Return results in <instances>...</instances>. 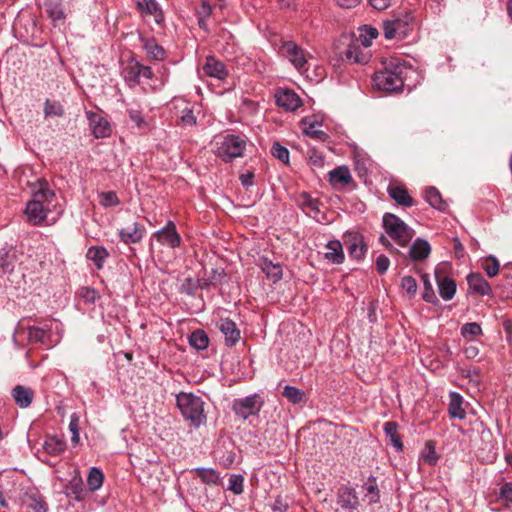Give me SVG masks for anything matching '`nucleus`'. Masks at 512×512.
I'll return each instance as SVG.
<instances>
[{
  "label": "nucleus",
  "instance_id": "obj_1",
  "mask_svg": "<svg viewBox=\"0 0 512 512\" xmlns=\"http://www.w3.org/2000/svg\"><path fill=\"white\" fill-rule=\"evenodd\" d=\"M406 70L397 60L384 63V67L374 73L372 77L373 87L385 92H395L404 85L403 73Z\"/></svg>",
  "mask_w": 512,
  "mask_h": 512
},
{
  "label": "nucleus",
  "instance_id": "obj_2",
  "mask_svg": "<svg viewBox=\"0 0 512 512\" xmlns=\"http://www.w3.org/2000/svg\"><path fill=\"white\" fill-rule=\"evenodd\" d=\"M176 402L183 417L193 426L199 427L206 422L204 402L201 397L192 393H180L176 397Z\"/></svg>",
  "mask_w": 512,
  "mask_h": 512
},
{
  "label": "nucleus",
  "instance_id": "obj_3",
  "mask_svg": "<svg viewBox=\"0 0 512 512\" xmlns=\"http://www.w3.org/2000/svg\"><path fill=\"white\" fill-rule=\"evenodd\" d=\"M383 227L386 233L400 246L405 247L414 236V230L394 214L383 216Z\"/></svg>",
  "mask_w": 512,
  "mask_h": 512
},
{
  "label": "nucleus",
  "instance_id": "obj_4",
  "mask_svg": "<svg viewBox=\"0 0 512 512\" xmlns=\"http://www.w3.org/2000/svg\"><path fill=\"white\" fill-rule=\"evenodd\" d=\"M264 405L263 398L255 393L233 401L232 409L237 416L246 420L249 416L257 415Z\"/></svg>",
  "mask_w": 512,
  "mask_h": 512
},
{
  "label": "nucleus",
  "instance_id": "obj_5",
  "mask_svg": "<svg viewBox=\"0 0 512 512\" xmlns=\"http://www.w3.org/2000/svg\"><path fill=\"white\" fill-rule=\"evenodd\" d=\"M246 142L239 136L227 135L223 137L217 148V155L224 161H231L236 157L242 156Z\"/></svg>",
  "mask_w": 512,
  "mask_h": 512
},
{
  "label": "nucleus",
  "instance_id": "obj_6",
  "mask_svg": "<svg viewBox=\"0 0 512 512\" xmlns=\"http://www.w3.org/2000/svg\"><path fill=\"white\" fill-rule=\"evenodd\" d=\"M343 240L351 258L355 260L364 258L367 252V244L361 234L358 232H349L344 235Z\"/></svg>",
  "mask_w": 512,
  "mask_h": 512
},
{
  "label": "nucleus",
  "instance_id": "obj_7",
  "mask_svg": "<svg viewBox=\"0 0 512 512\" xmlns=\"http://www.w3.org/2000/svg\"><path fill=\"white\" fill-rule=\"evenodd\" d=\"M336 502L343 510L349 512L357 510L360 504L356 490L347 486L338 489Z\"/></svg>",
  "mask_w": 512,
  "mask_h": 512
},
{
  "label": "nucleus",
  "instance_id": "obj_8",
  "mask_svg": "<svg viewBox=\"0 0 512 512\" xmlns=\"http://www.w3.org/2000/svg\"><path fill=\"white\" fill-rule=\"evenodd\" d=\"M146 232L143 225L138 222H132L126 227L119 230L118 235L120 240L125 244H136L139 243Z\"/></svg>",
  "mask_w": 512,
  "mask_h": 512
},
{
  "label": "nucleus",
  "instance_id": "obj_9",
  "mask_svg": "<svg viewBox=\"0 0 512 512\" xmlns=\"http://www.w3.org/2000/svg\"><path fill=\"white\" fill-rule=\"evenodd\" d=\"M155 238L163 245L176 248L180 245L181 238L176 231L174 222L168 221L166 226L154 233Z\"/></svg>",
  "mask_w": 512,
  "mask_h": 512
},
{
  "label": "nucleus",
  "instance_id": "obj_10",
  "mask_svg": "<svg viewBox=\"0 0 512 512\" xmlns=\"http://www.w3.org/2000/svg\"><path fill=\"white\" fill-rule=\"evenodd\" d=\"M282 53L289 59L297 70H301L307 62L304 51L292 41L285 42L282 45Z\"/></svg>",
  "mask_w": 512,
  "mask_h": 512
},
{
  "label": "nucleus",
  "instance_id": "obj_11",
  "mask_svg": "<svg viewBox=\"0 0 512 512\" xmlns=\"http://www.w3.org/2000/svg\"><path fill=\"white\" fill-rule=\"evenodd\" d=\"M276 103L279 107L288 111H294L301 106L300 97L292 90H280L275 94Z\"/></svg>",
  "mask_w": 512,
  "mask_h": 512
},
{
  "label": "nucleus",
  "instance_id": "obj_12",
  "mask_svg": "<svg viewBox=\"0 0 512 512\" xmlns=\"http://www.w3.org/2000/svg\"><path fill=\"white\" fill-rule=\"evenodd\" d=\"M55 197L53 190L49 188L45 180H39L33 189L32 199L30 201L42 204V206H51V201Z\"/></svg>",
  "mask_w": 512,
  "mask_h": 512
},
{
  "label": "nucleus",
  "instance_id": "obj_13",
  "mask_svg": "<svg viewBox=\"0 0 512 512\" xmlns=\"http://www.w3.org/2000/svg\"><path fill=\"white\" fill-rule=\"evenodd\" d=\"M218 328L224 335L227 346H234L240 340V330L232 320L228 318L220 319Z\"/></svg>",
  "mask_w": 512,
  "mask_h": 512
},
{
  "label": "nucleus",
  "instance_id": "obj_14",
  "mask_svg": "<svg viewBox=\"0 0 512 512\" xmlns=\"http://www.w3.org/2000/svg\"><path fill=\"white\" fill-rule=\"evenodd\" d=\"M140 42L146 52L147 57L154 61H163L167 54L164 48L159 45L154 38L140 36Z\"/></svg>",
  "mask_w": 512,
  "mask_h": 512
},
{
  "label": "nucleus",
  "instance_id": "obj_15",
  "mask_svg": "<svg viewBox=\"0 0 512 512\" xmlns=\"http://www.w3.org/2000/svg\"><path fill=\"white\" fill-rule=\"evenodd\" d=\"M49 211L50 207L29 201L26 205L25 214L31 224L39 225L46 219Z\"/></svg>",
  "mask_w": 512,
  "mask_h": 512
},
{
  "label": "nucleus",
  "instance_id": "obj_16",
  "mask_svg": "<svg viewBox=\"0 0 512 512\" xmlns=\"http://www.w3.org/2000/svg\"><path fill=\"white\" fill-rule=\"evenodd\" d=\"M389 196L400 206L411 207L414 204L413 198L409 195L407 189L403 185L390 184L388 186Z\"/></svg>",
  "mask_w": 512,
  "mask_h": 512
},
{
  "label": "nucleus",
  "instance_id": "obj_17",
  "mask_svg": "<svg viewBox=\"0 0 512 512\" xmlns=\"http://www.w3.org/2000/svg\"><path fill=\"white\" fill-rule=\"evenodd\" d=\"M92 134L96 138H104L110 135L111 128L109 122L95 113H88Z\"/></svg>",
  "mask_w": 512,
  "mask_h": 512
},
{
  "label": "nucleus",
  "instance_id": "obj_18",
  "mask_svg": "<svg viewBox=\"0 0 512 512\" xmlns=\"http://www.w3.org/2000/svg\"><path fill=\"white\" fill-rule=\"evenodd\" d=\"M203 70L206 75L219 80L225 79L228 75L224 63L216 59L214 56H208L206 58Z\"/></svg>",
  "mask_w": 512,
  "mask_h": 512
},
{
  "label": "nucleus",
  "instance_id": "obj_19",
  "mask_svg": "<svg viewBox=\"0 0 512 512\" xmlns=\"http://www.w3.org/2000/svg\"><path fill=\"white\" fill-rule=\"evenodd\" d=\"M324 258L333 264H342L345 260L342 243L331 240L325 245Z\"/></svg>",
  "mask_w": 512,
  "mask_h": 512
},
{
  "label": "nucleus",
  "instance_id": "obj_20",
  "mask_svg": "<svg viewBox=\"0 0 512 512\" xmlns=\"http://www.w3.org/2000/svg\"><path fill=\"white\" fill-rule=\"evenodd\" d=\"M431 253V247L430 244L422 238H417L413 244L411 245L408 254L412 261H422Z\"/></svg>",
  "mask_w": 512,
  "mask_h": 512
},
{
  "label": "nucleus",
  "instance_id": "obj_21",
  "mask_svg": "<svg viewBox=\"0 0 512 512\" xmlns=\"http://www.w3.org/2000/svg\"><path fill=\"white\" fill-rule=\"evenodd\" d=\"M303 133L313 139L325 142L329 136L326 132L319 130L318 127L321 125L314 116L305 117L303 119Z\"/></svg>",
  "mask_w": 512,
  "mask_h": 512
},
{
  "label": "nucleus",
  "instance_id": "obj_22",
  "mask_svg": "<svg viewBox=\"0 0 512 512\" xmlns=\"http://www.w3.org/2000/svg\"><path fill=\"white\" fill-rule=\"evenodd\" d=\"M12 397L19 407L27 408L33 401L34 392L31 388L17 385L12 390Z\"/></svg>",
  "mask_w": 512,
  "mask_h": 512
},
{
  "label": "nucleus",
  "instance_id": "obj_23",
  "mask_svg": "<svg viewBox=\"0 0 512 512\" xmlns=\"http://www.w3.org/2000/svg\"><path fill=\"white\" fill-rule=\"evenodd\" d=\"M469 289L480 295L491 294V287L481 274L472 273L467 277Z\"/></svg>",
  "mask_w": 512,
  "mask_h": 512
},
{
  "label": "nucleus",
  "instance_id": "obj_24",
  "mask_svg": "<svg viewBox=\"0 0 512 512\" xmlns=\"http://www.w3.org/2000/svg\"><path fill=\"white\" fill-rule=\"evenodd\" d=\"M463 398L457 392L450 393V403H449V415L452 418H457L463 420L466 417V411L462 407Z\"/></svg>",
  "mask_w": 512,
  "mask_h": 512
},
{
  "label": "nucleus",
  "instance_id": "obj_25",
  "mask_svg": "<svg viewBox=\"0 0 512 512\" xmlns=\"http://www.w3.org/2000/svg\"><path fill=\"white\" fill-rule=\"evenodd\" d=\"M436 279H437V283H438L440 296L446 301L451 300L456 293L455 281L448 277L441 278L438 276L437 273H436Z\"/></svg>",
  "mask_w": 512,
  "mask_h": 512
},
{
  "label": "nucleus",
  "instance_id": "obj_26",
  "mask_svg": "<svg viewBox=\"0 0 512 512\" xmlns=\"http://www.w3.org/2000/svg\"><path fill=\"white\" fill-rule=\"evenodd\" d=\"M137 8L142 13L153 15L156 23L163 22V13L155 0H140L137 2Z\"/></svg>",
  "mask_w": 512,
  "mask_h": 512
},
{
  "label": "nucleus",
  "instance_id": "obj_27",
  "mask_svg": "<svg viewBox=\"0 0 512 512\" xmlns=\"http://www.w3.org/2000/svg\"><path fill=\"white\" fill-rule=\"evenodd\" d=\"M344 58L350 63L365 64L368 62V55L362 52L360 45L351 43L344 52Z\"/></svg>",
  "mask_w": 512,
  "mask_h": 512
},
{
  "label": "nucleus",
  "instance_id": "obj_28",
  "mask_svg": "<svg viewBox=\"0 0 512 512\" xmlns=\"http://www.w3.org/2000/svg\"><path fill=\"white\" fill-rule=\"evenodd\" d=\"M330 183L334 186H345L352 181L350 171L345 166L337 167L329 173Z\"/></svg>",
  "mask_w": 512,
  "mask_h": 512
},
{
  "label": "nucleus",
  "instance_id": "obj_29",
  "mask_svg": "<svg viewBox=\"0 0 512 512\" xmlns=\"http://www.w3.org/2000/svg\"><path fill=\"white\" fill-rule=\"evenodd\" d=\"M362 490L364 492V500L368 504H376L380 501V491L374 477H370L366 483L363 484Z\"/></svg>",
  "mask_w": 512,
  "mask_h": 512
},
{
  "label": "nucleus",
  "instance_id": "obj_30",
  "mask_svg": "<svg viewBox=\"0 0 512 512\" xmlns=\"http://www.w3.org/2000/svg\"><path fill=\"white\" fill-rule=\"evenodd\" d=\"M260 267L268 278L278 281L282 278V267L279 263H273L266 257L260 259Z\"/></svg>",
  "mask_w": 512,
  "mask_h": 512
},
{
  "label": "nucleus",
  "instance_id": "obj_31",
  "mask_svg": "<svg viewBox=\"0 0 512 512\" xmlns=\"http://www.w3.org/2000/svg\"><path fill=\"white\" fill-rule=\"evenodd\" d=\"M66 494L69 497H73L77 501L84 500L86 491L83 488V481L81 477L75 476L71 479L66 487Z\"/></svg>",
  "mask_w": 512,
  "mask_h": 512
},
{
  "label": "nucleus",
  "instance_id": "obj_32",
  "mask_svg": "<svg viewBox=\"0 0 512 512\" xmlns=\"http://www.w3.org/2000/svg\"><path fill=\"white\" fill-rule=\"evenodd\" d=\"M46 11L49 17L52 19L54 26L57 22L65 19V14L62 8L61 0H47L45 3Z\"/></svg>",
  "mask_w": 512,
  "mask_h": 512
},
{
  "label": "nucleus",
  "instance_id": "obj_33",
  "mask_svg": "<svg viewBox=\"0 0 512 512\" xmlns=\"http://www.w3.org/2000/svg\"><path fill=\"white\" fill-rule=\"evenodd\" d=\"M397 430L398 424L394 421H388L384 424V432L386 434V437L389 439L390 443L394 446V448L397 451H401L403 448V444L401 442Z\"/></svg>",
  "mask_w": 512,
  "mask_h": 512
},
{
  "label": "nucleus",
  "instance_id": "obj_34",
  "mask_svg": "<svg viewBox=\"0 0 512 512\" xmlns=\"http://www.w3.org/2000/svg\"><path fill=\"white\" fill-rule=\"evenodd\" d=\"M43 448L48 454L58 456L65 451L66 443L62 439L51 436L45 440Z\"/></svg>",
  "mask_w": 512,
  "mask_h": 512
},
{
  "label": "nucleus",
  "instance_id": "obj_35",
  "mask_svg": "<svg viewBox=\"0 0 512 512\" xmlns=\"http://www.w3.org/2000/svg\"><path fill=\"white\" fill-rule=\"evenodd\" d=\"M86 257L94 262L98 269H101L105 259L108 257V252L104 247L92 246L88 249Z\"/></svg>",
  "mask_w": 512,
  "mask_h": 512
},
{
  "label": "nucleus",
  "instance_id": "obj_36",
  "mask_svg": "<svg viewBox=\"0 0 512 512\" xmlns=\"http://www.w3.org/2000/svg\"><path fill=\"white\" fill-rule=\"evenodd\" d=\"M16 262L15 252L12 250H0V268L4 273L13 271Z\"/></svg>",
  "mask_w": 512,
  "mask_h": 512
},
{
  "label": "nucleus",
  "instance_id": "obj_37",
  "mask_svg": "<svg viewBox=\"0 0 512 512\" xmlns=\"http://www.w3.org/2000/svg\"><path fill=\"white\" fill-rule=\"evenodd\" d=\"M427 202L440 211L446 209L447 204L443 201L440 192L435 187H429L425 194Z\"/></svg>",
  "mask_w": 512,
  "mask_h": 512
},
{
  "label": "nucleus",
  "instance_id": "obj_38",
  "mask_svg": "<svg viewBox=\"0 0 512 512\" xmlns=\"http://www.w3.org/2000/svg\"><path fill=\"white\" fill-rule=\"evenodd\" d=\"M189 343L197 350H204L208 347L209 338L203 330H196L190 335Z\"/></svg>",
  "mask_w": 512,
  "mask_h": 512
},
{
  "label": "nucleus",
  "instance_id": "obj_39",
  "mask_svg": "<svg viewBox=\"0 0 512 512\" xmlns=\"http://www.w3.org/2000/svg\"><path fill=\"white\" fill-rule=\"evenodd\" d=\"M104 480V475L102 471L99 468L92 467L89 471L88 477H87V485L89 487L90 491H96L98 490Z\"/></svg>",
  "mask_w": 512,
  "mask_h": 512
},
{
  "label": "nucleus",
  "instance_id": "obj_40",
  "mask_svg": "<svg viewBox=\"0 0 512 512\" xmlns=\"http://www.w3.org/2000/svg\"><path fill=\"white\" fill-rule=\"evenodd\" d=\"M298 205L303 210H309L314 214L319 212V201L317 199L312 198L308 193H301L298 197Z\"/></svg>",
  "mask_w": 512,
  "mask_h": 512
},
{
  "label": "nucleus",
  "instance_id": "obj_41",
  "mask_svg": "<svg viewBox=\"0 0 512 512\" xmlns=\"http://www.w3.org/2000/svg\"><path fill=\"white\" fill-rule=\"evenodd\" d=\"M198 477L207 484H217L219 481V474L213 468L198 467L193 470Z\"/></svg>",
  "mask_w": 512,
  "mask_h": 512
},
{
  "label": "nucleus",
  "instance_id": "obj_42",
  "mask_svg": "<svg viewBox=\"0 0 512 512\" xmlns=\"http://www.w3.org/2000/svg\"><path fill=\"white\" fill-rule=\"evenodd\" d=\"M28 331V340L31 343H41L46 344L50 339V334H46L43 329H40L39 326H29L27 328Z\"/></svg>",
  "mask_w": 512,
  "mask_h": 512
},
{
  "label": "nucleus",
  "instance_id": "obj_43",
  "mask_svg": "<svg viewBox=\"0 0 512 512\" xmlns=\"http://www.w3.org/2000/svg\"><path fill=\"white\" fill-rule=\"evenodd\" d=\"M64 115V108L58 101H51L46 99L44 103V116L45 118L62 117Z\"/></svg>",
  "mask_w": 512,
  "mask_h": 512
},
{
  "label": "nucleus",
  "instance_id": "obj_44",
  "mask_svg": "<svg viewBox=\"0 0 512 512\" xmlns=\"http://www.w3.org/2000/svg\"><path fill=\"white\" fill-rule=\"evenodd\" d=\"M422 458L429 465H435L437 463L439 456L432 441L426 442L425 448L422 452Z\"/></svg>",
  "mask_w": 512,
  "mask_h": 512
},
{
  "label": "nucleus",
  "instance_id": "obj_45",
  "mask_svg": "<svg viewBox=\"0 0 512 512\" xmlns=\"http://www.w3.org/2000/svg\"><path fill=\"white\" fill-rule=\"evenodd\" d=\"M283 396L286 397L290 402L297 404L300 403L304 397V392L297 387L286 385L282 392Z\"/></svg>",
  "mask_w": 512,
  "mask_h": 512
},
{
  "label": "nucleus",
  "instance_id": "obj_46",
  "mask_svg": "<svg viewBox=\"0 0 512 512\" xmlns=\"http://www.w3.org/2000/svg\"><path fill=\"white\" fill-rule=\"evenodd\" d=\"M99 203L103 207H113L119 205L120 201L114 191L101 192L99 194Z\"/></svg>",
  "mask_w": 512,
  "mask_h": 512
},
{
  "label": "nucleus",
  "instance_id": "obj_47",
  "mask_svg": "<svg viewBox=\"0 0 512 512\" xmlns=\"http://www.w3.org/2000/svg\"><path fill=\"white\" fill-rule=\"evenodd\" d=\"M243 482H244V478L242 475L232 474L229 478L228 489L236 495L242 494L244 491Z\"/></svg>",
  "mask_w": 512,
  "mask_h": 512
},
{
  "label": "nucleus",
  "instance_id": "obj_48",
  "mask_svg": "<svg viewBox=\"0 0 512 512\" xmlns=\"http://www.w3.org/2000/svg\"><path fill=\"white\" fill-rule=\"evenodd\" d=\"M481 334H482V328H481L480 324H478L476 322L466 323L461 327V335L464 338H467L468 336L475 337V336H479Z\"/></svg>",
  "mask_w": 512,
  "mask_h": 512
},
{
  "label": "nucleus",
  "instance_id": "obj_49",
  "mask_svg": "<svg viewBox=\"0 0 512 512\" xmlns=\"http://www.w3.org/2000/svg\"><path fill=\"white\" fill-rule=\"evenodd\" d=\"M272 155L282 161L283 163L289 162V151L286 147L282 146L278 142H275L271 148Z\"/></svg>",
  "mask_w": 512,
  "mask_h": 512
},
{
  "label": "nucleus",
  "instance_id": "obj_50",
  "mask_svg": "<svg viewBox=\"0 0 512 512\" xmlns=\"http://www.w3.org/2000/svg\"><path fill=\"white\" fill-rule=\"evenodd\" d=\"M500 264L494 256H489L483 265V268L489 277H494L499 272Z\"/></svg>",
  "mask_w": 512,
  "mask_h": 512
},
{
  "label": "nucleus",
  "instance_id": "obj_51",
  "mask_svg": "<svg viewBox=\"0 0 512 512\" xmlns=\"http://www.w3.org/2000/svg\"><path fill=\"white\" fill-rule=\"evenodd\" d=\"M138 68V62L134 63L133 65L127 67L124 70V78L125 80L130 83V85H136L139 83V74L137 73Z\"/></svg>",
  "mask_w": 512,
  "mask_h": 512
},
{
  "label": "nucleus",
  "instance_id": "obj_52",
  "mask_svg": "<svg viewBox=\"0 0 512 512\" xmlns=\"http://www.w3.org/2000/svg\"><path fill=\"white\" fill-rule=\"evenodd\" d=\"M29 500L28 506L35 512H47V505L41 497L36 494H31L29 495Z\"/></svg>",
  "mask_w": 512,
  "mask_h": 512
},
{
  "label": "nucleus",
  "instance_id": "obj_53",
  "mask_svg": "<svg viewBox=\"0 0 512 512\" xmlns=\"http://www.w3.org/2000/svg\"><path fill=\"white\" fill-rule=\"evenodd\" d=\"M401 287L409 295H415L417 292V282L412 276H404L401 280Z\"/></svg>",
  "mask_w": 512,
  "mask_h": 512
},
{
  "label": "nucleus",
  "instance_id": "obj_54",
  "mask_svg": "<svg viewBox=\"0 0 512 512\" xmlns=\"http://www.w3.org/2000/svg\"><path fill=\"white\" fill-rule=\"evenodd\" d=\"M392 20L395 22V24H397L396 27L399 30V35L405 36L407 26L409 25V22L412 20L411 14L407 12L403 19L399 17H394Z\"/></svg>",
  "mask_w": 512,
  "mask_h": 512
},
{
  "label": "nucleus",
  "instance_id": "obj_55",
  "mask_svg": "<svg viewBox=\"0 0 512 512\" xmlns=\"http://www.w3.org/2000/svg\"><path fill=\"white\" fill-rule=\"evenodd\" d=\"M396 25L397 24H395V22L392 19L384 22L383 30H384V35L387 39H393L394 37L399 35V33H398L399 30L397 29Z\"/></svg>",
  "mask_w": 512,
  "mask_h": 512
},
{
  "label": "nucleus",
  "instance_id": "obj_56",
  "mask_svg": "<svg viewBox=\"0 0 512 512\" xmlns=\"http://www.w3.org/2000/svg\"><path fill=\"white\" fill-rule=\"evenodd\" d=\"M390 265V260L385 255H379L376 259V269L379 274H384Z\"/></svg>",
  "mask_w": 512,
  "mask_h": 512
},
{
  "label": "nucleus",
  "instance_id": "obj_57",
  "mask_svg": "<svg viewBox=\"0 0 512 512\" xmlns=\"http://www.w3.org/2000/svg\"><path fill=\"white\" fill-rule=\"evenodd\" d=\"M364 30L366 31L367 35L369 36V38H367L366 36L363 37L362 39V44L365 46V47H368L371 45V41L372 39H375L377 38L378 36V31L376 28H373V27H370V26H365Z\"/></svg>",
  "mask_w": 512,
  "mask_h": 512
},
{
  "label": "nucleus",
  "instance_id": "obj_58",
  "mask_svg": "<svg viewBox=\"0 0 512 512\" xmlns=\"http://www.w3.org/2000/svg\"><path fill=\"white\" fill-rule=\"evenodd\" d=\"M181 122L185 126H192L196 123V118L192 112V110L186 108L183 110V114L181 116Z\"/></svg>",
  "mask_w": 512,
  "mask_h": 512
},
{
  "label": "nucleus",
  "instance_id": "obj_59",
  "mask_svg": "<svg viewBox=\"0 0 512 512\" xmlns=\"http://www.w3.org/2000/svg\"><path fill=\"white\" fill-rule=\"evenodd\" d=\"M501 497L509 503H512V483H505L500 490Z\"/></svg>",
  "mask_w": 512,
  "mask_h": 512
},
{
  "label": "nucleus",
  "instance_id": "obj_60",
  "mask_svg": "<svg viewBox=\"0 0 512 512\" xmlns=\"http://www.w3.org/2000/svg\"><path fill=\"white\" fill-rule=\"evenodd\" d=\"M211 13H212L211 5L206 0H202L201 6H200V8L197 11L198 17L209 18Z\"/></svg>",
  "mask_w": 512,
  "mask_h": 512
},
{
  "label": "nucleus",
  "instance_id": "obj_61",
  "mask_svg": "<svg viewBox=\"0 0 512 512\" xmlns=\"http://www.w3.org/2000/svg\"><path fill=\"white\" fill-rule=\"evenodd\" d=\"M370 5L376 10H385L391 5V0H369Z\"/></svg>",
  "mask_w": 512,
  "mask_h": 512
},
{
  "label": "nucleus",
  "instance_id": "obj_62",
  "mask_svg": "<svg viewBox=\"0 0 512 512\" xmlns=\"http://www.w3.org/2000/svg\"><path fill=\"white\" fill-rule=\"evenodd\" d=\"M130 119L138 126L141 127L144 123V119L141 115V112L138 110L130 109L129 111Z\"/></svg>",
  "mask_w": 512,
  "mask_h": 512
},
{
  "label": "nucleus",
  "instance_id": "obj_63",
  "mask_svg": "<svg viewBox=\"0 0 512 512\" xmlns=\"http://www.w3.org/2000/svg\"><path fill=\"white\" fill-rule=\"evenodd\" d=\"M137 73L139 77H143L146 79H151L153 77V72L149 66H144L138 63Z\"/></svg>",
  "mask_w": 512,
  "mask_h": 512
},
{
  "label": "nucleus",
  "instance_id": "obj_64",
  "mask_svg": "<svg viewBox=\"0 0 512 512\" xmlns=\"http://www.w3.org/2000/svg\"><path fill=\"white\" fill-rule=\"evenodd\" d=\"M82 296L87 302L94 303L98 298V293L92 288H85Z\"/></svg>",
  "mask_w": 512,
  "mask_h": 512
}]
</instances>
